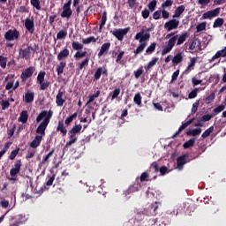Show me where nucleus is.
I'll return each mask as SVG.
<instances>
[{
	"mask_svg": "<svg viewBox=\"0 0 226 226\" xmlns=\"http://www.w3.org/2000/svg\"><path fill=\"white\" fill-rule=\"evenodd\" d=\"M107 21V13L104 11L102 13V20H101V24H100V32L102 31V27L104 26L105 23Z\"/></svg>",
	"mask_w": 226,
	"mask_h": 226,
	"instance_id": "8fccbe9b",
	"label": "nucleus"
},
{
	"mask_svg": "<svg viewBox=\"0 0 226 226\" xmlns=\"http://www.w3.org/2000/svg\"><path fill=\"white\" fill-rule=\"evenodd\" d=\"M144 72L143 66H140L137 71H134L133 74L135 79H139Z\"/></svg>",
	"mask_w": 226,
	"mask_h": 226,
	"instance_id": "3c124183",
	"label": "nucleus"
},
{
	"mask_svg": "<svg viewBox=\"0 0 226 226\" xmlns=\"http://www.w3.org/2000/svg\"><path fill=\"white\" fill-rule=\"evenodd\" d=\"M199 88L193 89L188 95L189 99H193L198 95Z\"/></svg>",
	"mask_w": 226,
	"mask_h": 226,
	"instance_id": "e2e57ef3",
	"label": "nucleus"
},
{
	"mask_svg": "<svg viewBox=\"0 0 226 226\" xmlns=\"http://www.w3.org/2000/svg\"><path fill=\"white\" fill-rule=\"evenodd\" d=\"M55 150L52 149L47 155L43 156L41 163L42 165H49V159L51 158L52 154H54Z\"/></svg>",
	"mask_w": 226,
	"mask_h": 226,
	"instance_id": "c85d7f7f",
	"label": "nucleus"
},
{
	"mask_svg": "<svg viewBox=\"0 0 226 226\" xmlns=\"http://www.w3.org/2000/svg\"><path fill=\"white\" fill-rule=\"evenodd\" d=\"M200 41L199 39H195L190 46L191 50H194L195 49L199 48L200 46Z\"/></svg>",
	"mask_w": 226,
	"mask_h": 226,
	"instance_id": "a19ab883",
	"label": "nucleus"
},
{
	"mask_svg": "<svg viewBox=\"0 0 226 226\" xmlns=\"http://www.w3.org/2000/svg\"><path fill=\"white\" fill-rule=\"evenodd\" d=\"M102 74L108 76V70H107L106 66L99 67L97 69V71L95 72V73L94 75V80L100 79Z\"/></svg>",
	"mask_w": 226,
	"mask_h": 226,
	"instance_id": "9b49d317",
	"label": "nucleus"
},
{
	"mask_svg": "<svg viewBox=\"0 0 226 226\" xmlns=\"http://www.w3.org/2000/svg\"><path fill=\"white\" fill-rule=\"evenodd\" d=\"M90 58L87 57L84 61H82L78 67L79 71H81L83 68L87 67L88 65Z\"/></svg>",
	"mask_w": 226,
	"mask_h": 226,
	"instance_id": "37998d69",
	"label": "nucleus"
},
{
	"mask_svg": "<svg viewBox=\"0 0 226 226\" xmlns=\"http://www.w3.org/2000/svg\"><path fill=\"white\" fill-rule=\"evenodd\" d=\"M194 144H195V139H189L188 141H186V142L183 145V147H184V148L186 149V148H189V147H193Z\"/></svg>",
	"mask_w": 226,
	"mask_h": 226,
	"instance_id": "49530a36",
	"label": "nucleus"
},
{
	"mask_svg": "<svg viewBox=\"0 0 226 226\" xmlns=\"http://www.w3.org/2000/svg\"><path fill=\"white\" fill-rule=\"evenodd\" d=\"M124 55V51H121L118 55H117V57L116 59V63L117 64H124V61L122 60L123 56Z\"/></svg>",
	"mask_w": 226,
	"mask_h": 226,
	"instance_id": "6e6d98bb",
	"label": "nucleus"
},
{
	"mask_svg": "<svg viewBox=\"0 0 226 226\" xmlns=\"http://www.w3.org/2000/svg\"><path fill=\"white\" fill-rule=\"evenodd\" d=\"M179 26V20H177L173 18V19L168 21L164 25V28L167 29L168 32L177 29Z\"/></svg>",
	"mask_w": 226,
	"mask_h": 226,
	"instance_id": "6e6552de",
	"label": "nucleus"
},
{
	"mask_svg": "<svg viewBox=\"0 0 226 226\" xmlns=\"http://www.w3.org/2000/svg\"><path fill=\"white\" fill-rule=\"evenodd\" d=\"M162 207V205L161 202L155 201L144 210V215L147 216H154V215H157L158 210L161 209Z\"/></svg>",
	"mask_w": 226,
	"mask_h": 226,
	"instance_id": "20e7f679",
	"label": "nucleus"
},
{
	"mask_svg": "<svg viewBox=\"0 0 226 226\" xmlns=\"http://www.w3.org/2000/svg\"><path fill=\"white\" fill-rule=\"evenodd\" d=\"M183 61V56H182V53H178L177 54L173 59H172V63L174 64H178L179 63H181Z\"/></svg>",
	"mask_w": 226,
	"mask_h": 226,
	"instance_id": "473e14b6",
	"label": "nucleus"
},
{
	"mask_svg": "<svg viewBox=\"0 0 226 226\" xmlns=\"http://www.w3.org/2000/svg\"><path fill=\"white\" fill-rule=\"evenodd\" d=\"M220 11H221L220 7H218L215 10L208 11L202 15L201 19H212L213 18L219 16Z\"/></svg>",
	"mask_w": 226,
	"mask_h": 226,
	"instance_id": "0eeeda50",
	"label": "nucleus"
},
{
	"mask_svg": "<svg viewBox=\"0 0 226 226\" xmlns=\"http://www.w3.org/2000/svg\"><path fill=\"white\" fill-rule=\"evenodd\" d=\"M215 114H211V115H209V114H207V115H204L202 117H201V121H203V122H207V121H209L213 117H215Z\"/></svg>",
	"mask_w": 226,
	"mask_h": 226,
	"instance_id": "0e129e2a",
	"label": "nucleus"
},
{
	"mask_svg": "<svg viewBox=\"0 0 226 226\" xmlns=\"http://www.w3.org/2000/svg\"><path fill=\"white\" fill-rule=\"evenodd\" d=\"M19 36H20V34L17 29L14 30H8L4 34V38L7 41H13V40H19Z\"/></svg>",
	"mask_w": 226,
	"mask_h": 226,
	"instance_id": "423d86ee",
	"label": "nucleus"
},
{
	"mask_svg": "<svg viewBox=\"0 0 226 226\" xmlns=\"http://www.w3.org/2000/svg\"><path fill=\"white\" fill-rule=\"evenodd\" d=\"M72 0H68L63 6V11L61 13V17L63 19L66 18L69 19L71 16L72 15V11L71 9Z\"/></svg>",
	"mask_w": 226,
	"mask_h": 226,
	"instance_id": "39448f33",
	"label": "nucleus"
},
{
	"mask_svg": "<svg viewBox=\"0 0 226 226\" xmlns=\"http://www.w3.org/2000/svg\"><path fill=\"white\" fill-rule=\"evenodd\" d=\"M56 132H60L62 133L63 136H65L67 133V130L64 127V123H63V121H59L58 122V125L56 127Z\"/></svg>",
	"mask_w": 226,
	"mask_h": 226,
	"instance_id": "393cba45",
	"label": "nucleus"
},
{
	"mask_svg": "<svg viewBox=\"0 0 226 226\" xmlns=\"http://www.w3.org/2000/svg\"><path fill=\"white\" fill-rule=\"evenodd\" d=\"M56 180V175H48V181L46 182V186H52L54 181Z\"/></svg>",
	"mask_w": 226,
	"mask_h": 226,
	"instance_id": "58836bf2",
	"label": "nucleus"
},
{
	"mask_svg": "<svg viewBox=\"0 0 226 226\" xmlns=\"http://www.w3.org/2000/svg\"><path fill=\"white\" fill-rule=\"evenodd\" d=\"M53 113L54 112H52V110H49V112L47 110H44L38 115L36 122L40 123L41 120L43 121L39 124V126L35 130L37 136H41V138L45 136V130H47V126H49V123H50V119L52 118Z\"/></svg>",
	"mask_w": 226,
	"mask_h": 226,
	"instance_id": "f257e3e1",
	"label": "nucleus"
},
{
	"mask_svg": "<svg viewBox=\"0 0 226 226\" xmlns=\"http://www.w3.org/2000/svg\"><path fill=\"white\" fill-rule=\"evenodd\" d=\"M41 140H43V137L40 135H35L34 140L29 144V146L32 148H37L38 147H40V144H41Z\"/></svg>",
	"mask_w": 226,
	"mask_h": 226,
	"instance_id": "2eb2a0df",
	"label": "nucleus"
},
{
	"mask_svg": "<svg viewBox=\"0 0 226 226\" xmlns=\"http://www.w3.org/2000/svg\"><path fill=\"white\" fill-rule=\"evenodd\" d=\"M8 61L7 57H4L3 56H0V66L3 68H6V63Z\"/></svg>",
	"mask_w": 226,
	"mask_h": 226,
	"instance_id": "4d7b16f0",
	"label": "nucleus"
},
{
	"mask_svg": "<svg viewBox=\"0 0 226 226\" xmlns=\"http://www.w3.org/2000/svg\"><path fill=\"white\" fill-rule=\"evenodd\" d=\"M78 140V137L74 133H70L69 132V141L65 144V147H71Z\"/></svg>",
	"mask_w": 226,
	"mask_h": 226,
	"instance_id": "5701e85b",
	"label": "nucleus"
},
{
	"mask_svg": "<svg viewBox=\"0 0 226 226\" xmlns=\"http://www.w3.org/2000/svg\"><path fill=\"white\" fill-rule=\"evenodd\" d=\"M81 129H82L81 124H76L71 129V131L69 132L76 135L77 133H79L81 131Z\"/></svg>",
	"mask_w": 226,
	"mask_h": 226,
	"instance_id": "e433bc0d",
	"label": "nucleus"
},
{
	"mask_svg": "<svg viewBox=\"0 0 226 226\" xmlns=\"http://www.w3.org/2000/svg\"><path fill=\"white\" fill-rule=\"evenodd\" d=\"M201 131L202 130L200 128L189 130L187 132V135L188 136H197V135H200L201 133Z\"/></svg>",
	"mask_w": 226,
	"mask_h": 226,
	"instance_id": "72a5a7b5",
	"label": "nucleus"
},
{
	"mask_svg": "<svg viewBox=\"0 0 226 226\" xmlns=\"http://www.w3.org/2000/svg\"><path fill=\"white\" fill-rule=\"evenodd\" d=\"M214 131V126L209 127L207 130H206L203 133H202V138L206 139L207 137H208Z\"/></svg>",
	"mask_w": 226,
	"mask_h": 226,
	"instance_id": "864d4df0",
	"label": "nucleus"
},
{
	"mask_svg": "<svg viewBox=\"0 0 226 226\" xmlns=\"http://www.w3.org/2000/svg\"><path fill=\"white\" fill-rule=\"evenodd\" d=\"M194 118L190 119L189 121L185 122V124H183L178 131L172 136V138H176L183 130H185L188 125H190L192 122H193Z\"/></svg>",
	"mask_w": 226,
	"mask_h": 226,
	"instance_id": "aec40b11",
	"label": "nucleus"
},
{
	"mask_svg": "<svg viewBox=\"0 0 226 226\" xmlns=\"http://www.w3.org/2000/svg\"><path fill=\"white\" fill-rule=\"evenodd\" d=\"M156 48V43L153 42L146 50L145 56L146 55H151L153 52H154Z\"/></svg>",
	"mask_w": 226,
	"mask_h": 226,
	"instance_id": "ea45409f",
	"label": "nucleus"
},
{
	"mask_svg": "<svg viewBox=\"0 0 226 226\" xmlns=\"http://www.w3.org/2000/svg\"><path fill=\"white\" fill-rule=\"evenodd\" d=\"M220 57H226V46L224 49L217 51L216 54L211 59H209V63H213Z\"/></svg>",
	"mask_w": 226,
	"mask_h": 226,
	"instance_id": "4468645a",
	"label": "nucleus"
},
{
	"mask_svg": "<svg viewBox=\"0 0 226 226\" xmlns=\"http://www.w3.org/2000/svg\"><path fill=\"white\" fill-rule=\"evenodd\" d=\"M224 109H225V106L222 104L214 109L213 114H215L216 116L218 113L222 112Z\"/></svg>",
	"mask_w": 226,
	"mask_h": 226,
	"instance_id": "338daca9",
	"label": "nucleus"
},
{
	"mask_svg": "<svg viewBox=\"0 0 226 226\" xmlns=\"http://www.w3.org/2000/svg\"><path fill=\"white\" fill-rule=\"evenodd\" d=\"M55 150L52 149L47 155L43 156L41 163L42 165H49V159L51 158L52 154H54Z\"/></svg>",
	"mask_w": 226,
	"mask_h": 226,
	"instance_id": "7c9ffc66",
	"label": "nucleus"
},
{
	"mask_svg": "<svg viewBox=\"0 0 226 226\" xmlns=\"http://www.w3.org/2000/svg\"><path fill=\"white\" fill-rule=\"evenodd\" d=\"M101 94L100 90H97L94 94H90L88 95V101L86 103V106H89Z\"/></svg>",
	"mask_w": 226,
	"mask_h": 226,
	"instance_id": "6ab92c4d",
	"label": "nucleus"
},
{
	"mask_svg": "<svg viewBox=\"0 0 226 226\" xmlns=\"http://www.w3.org/2000/svg\"><path fill=\"white\" fill-rule=\"evenodd\" d=\"M86 55H87V51H83V52L77 51L76 54L74 55V58L79 59L86 56Z\"/></svg>",
	"mask_w": 226,
	"mask_h": 226,
	"instance_id": "bf43d9fd",
	"label": "nucleus"
},
{
	"mask_svg": "<svg viewBox=\"0 0 226 226\" xmlns=\"http://www.w3.org/2000/svg\"><path fill=\"white\" fill-rule=\"evenodd\" d=\"M158 60H159L158 57H154V58L152 59V61H150V62L148 63L147 65H145L144 68H145L146 72H147L152 67H154V66L156 64V63L158 62Z\"/></svg>",
	"mask_w": 226,
	"mask_h": 226,
	"instance_id": "cd10ccee",
	"label": "nucleus"
},
{
	"mask_svg": "<svg viewBox=\"0 0 226 226\" xmlns=\"http://www.w3.org/2000/svg\"><path fill=\"white\" fill-rule=\"evenodd\" d=\"M29 117V115L27 114V110H24L20 113V116L18 119L19 123H22L25 124V123H27V119Z\"/></svg>",
	"mask_w": 226,
	"mask_h": 226,
	"instance_id": "4be33fe9",
	"label": "nucleus"
},
{
	"mask_svg": "<svg viewBox=\"0 0 226 226\" xmlns=\"http://www.w3.org/2000/svg\"><path fill=\"white\" fill-rule=\"evenodd\" d=\"M206 26H207V23L206 22L199 24L197 26V32H201V31L206 30Z\"/></svg>",
	"mask_w": 226,
	"mask_h": 226,
	"instance_id": "680f3d73",
	"label": "nucleus"
},
{
	"mask_svg": "<svg viewBox=\"0 0 226 226\" xmlns=\"http://www.w3.org/2000/svg\"><path fill=\"white\" fill-rule=\"evenodd\" d=\"M215 98V94L212 93L210 95H208L205 99V102H206L207 104H209V103H211L214 101Z\"/></svg>",
	"mask_w": 226,
	"mask_h": 226,
	"instance_id": "13d9d810",
	"label": "nucleus"
},
{
	"mask_svg": "<svg viewBox=\"0 0 226 226\" xmlns=\"http://www.w3.org/2000/svg\"><path fill=\"white\" fill-rule=\"evenodd\" d=\"M45 72H40L37 76V83L41 84L43 81H45Z\"/></svg>",
	"mask_w": 226,
	"mask_h": 226,
	"instance_id": "a18cd8bd",
	"label": "nucleus"
},
{
	"mask_svg": "<svg viewBox=\"0 0 226 226\" xmlns=\"http://www.w3.org/2000/svg\"><path fill=\"white\" fill-rule=\"evenodd\" d=\"M21 79L23 82H26V80L29 79V68H26V71L22 72Z\"/></svg>",
	"mask_w": 226,
	"mask_h": 226,
	"instance_id": "5fc2aeb1",
	"label": "nucleus"
},
{
	"mask_svg": "<svg viewBox=\"0 0 226 226\" xmlns=\"http://www.w3.org/2000/svg\"><path fill=\"white\" fill-rule=\"evenodd\" d=\"M66 36H67V31H66V30H61V31L58 32V34H56V38H57L58 40L65 39Z\"/></svg>",
	"mask_w": 226,
	"mask_h": 226,
	"instance_id": "09e8293b",
	"label": "nucleus"
},
{
	"mask_svg": "<svg viewBox=\"0 0 226 226\" xmlns=\"http://www.w3.org/2000/svg\"><path fill=\"white\" fill-rule=\"evenodd\" d=\"M154 28H148L147 30H145L144 28H142L140 30L139 33H138L135 35V40L139 41V44L138 46V48L136 49V50H134V54L135 56L140 54L143 52V50L145 49V48L147 45L148 41L150 40V32L153 30Z\"/></svg>",
	"mask_w": 226,
	"mask_h": 226,
	"instance_id": "f03ea898",
	"label": "nucleus"
},
{
	"mask_svg": "<svg viewBox=\"0 0 226 226\" xmlns=\"http://www.w3.org/2000/svg\"><path fill=\"white\" fill-rule=\"evenodd\" d=\"M199 105H200V100L196 101V102L193 103L192 108V114H195L197 112Z\"/></svg>",
	"mask_w": 226,
	"mask_h": 226,
	"instance_id": "052dcab7",
	"label": "nucleus"
},
{
	"mask_svg": "<svg viewBox=\"0 0 226 226\" xmlns=\"http://www.w3.org/2000/svg\"><path fill=\"white\" fill-rule=\"evenodd\" d=\"M55 150L52 149L47 155L43 156L41 163L42 165H49V159L51 158L52 154H54Z\"/></svg>",
	"mask_w": 226,
	"mask_h": 226,
	"instance_id": "c756f323",
	"label": "nucleus"
},
{
	"mask_svg": "<svg viewBox=\"0 0 226 226\" xmlns=\"http://www.w3.org/2000/svg\"><path fill=\"white\" fill-rule=\"evenodd\" d=\"M187 157H188L187 154H183L177 159V165L178 170H183L184 165H185L186 163Z\"/></svg>",
	"mask_w": 226,
	"mask_h": 226,
	"instance_id": "f8f14e48",
	"label": "nucleus"
},
{
	"mask_svg": "<svg viewBox=\"0 0 226 226\" xmlns=\"http://www.w3.org/2000/svg\"><path fill=\"white\" fill-rule=\"evenodd\" d=\"M156 0H153L149 4H148V8L151 11H154L155 7H156Z\"/></svg>",
	"mask_w": 226,
	"mask_h": 226,
	"instance_id": "774afa93",
	"label": "nucleus"
},
{
	"mask_svg": "<svg viewBox=\"0 0 226 226\" xmlns=\"http://www.w3.org/2000/svg\"><path fill=\"white\" fill-rule=\"evenodd\" d=\"M129 30H130L129 27L124 29H116L113 32V35L116 36L118 39V41H122L124 39V36L128 34Z\"/></svg>",
	"mask_w": 226,
	"mask_h": 226,
	"instance_id": "1a4fd4ad",
	"label": "nucleus"
},
{
	"mask_svg": "<svg viewBox=\"0 0 226 226\" xmlns=\"http://www.w3.org/2000/svg\"><path fill=\"white\" fill-rule=\"evenodd\" d=\"M72 49L73 50H81L83 49V44L79 43V41H73L72 43Z\"/></svg>",
	"mask_w": 226,
	"mask_h": 226,
	"instance_id": "79ce46f5",
	"label": "nucleus"
},
{
	"mask_svg": "<svg viewBox=\"0 0 226 226\" xmlns=\"http://www.w3.org/2000/svg\"><path fill=\"white\" fill-rule=\"evenodd\" d=\"M70 55V51L68 49H64L63 50H61L59 52V54L57 55V60L58 61H63L64 60L65 58H67Z\"/></svg>",
	"mask_w": 226,
	"mask_h": 226,
	"instance_id": "f3484780",
	"label": "nucleus"
},
{
	"mask_svg": "<svg viewBox=\"0 0 226 226\" xmlns=\"http://www.w3.org/2000/svg\"><path fill=\"white\" fill-rule=\"evenodd\" d=\"M55 150L52 149L47 155L43 156L41 163L42 165H49V159L51 158L52 154H54Z\"/></svg>",
	"mask_w": 226,
	"mask_h": 226,
	"instance_id": "2f4dec72",
	"label": "nucleus"
},
{
	"mask_svg": "<svg viewBox=\"0 0 226 226\" xmlns=\"http://www.w3.org/2000/svg\"><path fill=\"white\" fill-rule=\"evenodd\" d=\"M91 42H96V39L94 36H90L87 39L82 40V43L85 45L89 44Z\"/></svg>",
	"mask_w": 226,
	"mask_h": 226,
	"instance_id": "603ef678",
	"label": "nucleus"
},
{
	"mask_svg": "<svg viewBox=\"0 0 226 226\" xmlns=\"http://www.w3.org/2000/svg\"><path fill=\"white\" fill-rule=\"evenodd\" d=\"M134 102L139 106L141 107L142 106V97L141 94L139 93L136 94L133 99Z\"/></svg>",
	"mask_w": 226,
	"mask_h": 226,
	"instance_id": "f704fd0d",
	"label": "nucleus"
},
{
	"mask_svg": "<svg viewBox=\"0 0 226 226\" xmlns=\"http://www.w3.org/2000/svg\"><path fill=\"white\" fill-rule=\"evenodd\" d=\"M224 23V19H222V18H218L215 20V23L213 25V27L214 28H218V27H221Z\"/></svg>",
	"mask_w": 226,
	"mask_h": 226,
	"instance_id": "c9c22d12",
	"label": "nucleus"
},
{
	"mask_svg": "<svg viewBox=\"0 0 226 226\" xmlns=\"http://www.w3.org/2000/svg\"><path fill=\"white\" fill-rule=\"evenodd\" d=\"M21 162L20 161H18L17 163L15 164L14 168H12L10 171L11 176L14 177V176H17L19 172H20V167H21Z\"/></svg>",
	"mask_w": 226,
	"mask_h": 226,
	"instance_id": "a211bd4d",
	"label": "nucleus"
},
{
	"mask_svg": "<svg viewBox=\"0 0 226 226\" xmlns=\"http://www.w3.org/2000/svg\"><path fill=\"white\" fill-rule=\"evenodd\" d=\"M149 175L147 172H143L140 176V182L144 183L145 181H148Z\"/></svg>",
	"mask_w": 226,
	"mask_h": 226,
	"instance_id": "69168bd1",
	"label": "nucleus"
},
{
	"mask_svg": "<svg viewBox=\"0 0 226 226\" xmlns=\"http://www.w3.org/2000/svg\"><path fill=\"white\" fill-rule=\"evenodd\" d=\"M196 63H197V58L192 57L189 65L186 67L185 71V73H189L192 70H193Z\"/></svg>",
	"mask_w": 226,
	"mask_h": 226,
	"instance_id": "b1692460",
	"label": "nucleus"
},
{
	"mask_svg": "<svg viewBox=\"0 0 226 226\" xmlns=\"http://www.w3.org/2000/svg\"><path fill=\"white\" fill-rule=\"evenodd\" d=\"M110 46H111L110 42H106L102 44L98 53V56L101 57L104 54H107L108 50L110 49Z\"/></svg>",
	"mask_w": 226,
	"mask_h": 226,
	"instance_id": "dca6fc26",
	"label": "nucleus"
},
{
	"mask_svg": "<svg viewBox=\"0 0 226 226\" xmlns=\"http://www.w3.org/2000/svg\"><path fill=\"white\" fill-rule=\"evenodd\" d=\"M77 116H78V113H77V112L73 113L72 116L68 117L65 119L64 124H65L66 125H69V124L73 121V119H75V118L77 117Z\"/></svg>",
	"mask_w": 226,
	"mask_h": 226,
	"instance_id": "c03bdc74",
	"label": "nucleus"
},
{
	"mask_svg": "<svg viewBox=\"0 0 226 226\" xmlns=\"http://www.w3.org/2000/svg\"><path fill=\"white\" fill-rule=\"evenodd\" d=\"M121 89L120 88H116L112 93L109 94L111 95V101L114 99H117V96L120 94Z\"/></svg>",
	"mask_w": 226,
	"mask_h": 226,
	"instance_id": "de8ad7c7",
	"label": "nucleus"
},
{
	"mask_svg": "<svg viewBox=\"0 0 226 226\" xmlns=\"http://www.w3.org/2000/svg\"><path fill=\"white\" fill-rule=\"evenodd\" d=\"M185 5H180V6H178V7L176 9V11H175V13H174V15H173V19H175V18H179V17L183 14V12L185 11Z\"/></svg>",
	"mask_w": 226,
	"mask_h": 226,
	"instance_id": "a878e982",
	"label": "nucleus"
},
{
	"mask_svg": "<svg viewBox=\"0 0 226 226\" xmlns=\"http://www.w3.org/2000/svg\"><path fill=\"white\" fill-rule=\"evenodd\" d=\"M19 57L22 59H29V46L19 49Z\"/></svg>",
	"mask_w": 226,
	"mask_h": 226,
	"instance_id": "412c9836",
	"label": "nucleus"
},
{
	"mask_svg": "<svg viewBox=\"0 0 226 226\" xmlns=\"http://www.w3.org/2000/svg\"><path fill=\"white\" fill-rule=\"evenodd\" d=\"M30 3L34 8L37 11H41V5L40 4V0H30Z\"/></svg>",
	"mask_w": 226,
	"mask_h": 226,
	"instance_id": "4c0bfd02",
	"label": "nucleus"
},
{
	"mask_svg": "<svg viewBox=\"0 0 226 226\" xmlns=\"http://www.w3.org/2000/svg\"><path fill=\"white\" fill-rule=\"evenodd\" d=\"M139 188L140 185L139 183L133 184L124 192L125 197H131L128 195H132V193H134V192H139Z\"/></svg>",
	"mask_w": 226,
	"mask_h": 226,
	"instance_id": "9d476101",
	"label": "nucleus"
},
{
	"mask_svg": "<svg viewBox=\"0 0 226 226\" xmlns=\"http://www.w3.org/2000/svg\"><path fill=\"white\" fill-rule=\"evenodd\" d=\"M63 95H64V91H58V94L56 96V103L58 107H62L64 105L65 99H63Z\"/></svg>",
	"mask_w": 226,
	"mask_h": 226,
	"instance_id": "ddd939ff",
	"label": "nucleus"
},
{
	"mask_svg": "<svg viewBox=\"0 0 226 226\" xmlns=\"http://www.w3.org/2000/svg\"><path fill=\"white\" fill-rule=\"evenodd\" d=\"M66 66V63L65 62H60L59 64L56 66V72L57 75L60 76L61 74H63L64 72V67Z\"/></svg>",
	"mask_w": 226,
	"mask_h": 226,
	"instance_id": "bb28decb",
	"label": "nucleus"
},
{
	"mask_svg": "<svg viewBox=\"0 0 226 226\" xmlns=\"http://www.w3.org/2000/svg\"><path fill=\"white\" fill-rule=\"evenodd\" d=\"M188 37H189V34L187 32L184 33L179 37L178 35L173 36L169 40L167 46L162 49V55L164 56L170 53L172 50L173 47L175 46L177 41V45L179 46L183 44Z\"/></svg>",
	"mask_w": 226,
	"mask_h": 226,
	"instance_id": "7ed1b4c3",
	"label": "nucleus"
}]
</instances>
